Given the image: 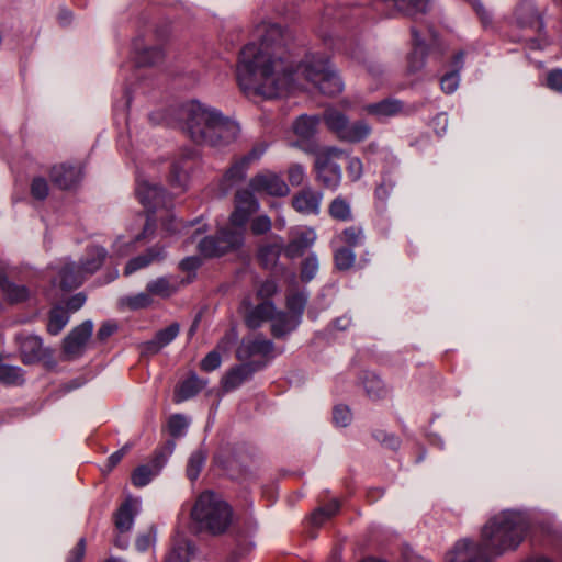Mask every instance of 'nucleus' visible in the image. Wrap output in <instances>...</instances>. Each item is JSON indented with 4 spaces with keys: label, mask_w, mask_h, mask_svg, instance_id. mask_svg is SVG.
Returning <instances> with one entry per match:
<instances>
[{
    "label": "nucleus",
    "mask_w": 562,
    "mask_h": 562,
    "mask_svg": "<svg viewBox=\"0 0 562 562\" xmlns=\"http://www.w3.org/2000/svg\"><path fill=\"white\" fill-rule=\"evenodd\" d=\"M254 41L239 52L236 80L246 95L276 98L305 79L322 93L336 95L344 89L341 78L323 54H308L293 70L288 52L291 34L279 24L261 21L252 31Z\"/></svg>",
    "instance_id": "1"
},
{
    "label": "nucleus",
    "mask_w": 562,
    "mask_h": 562,
    "mask_svg": "<svg viewBox=\"0 0 562 562\" xmlns=\"http://www.w3.org/2000/svg\"><path fill=\"white\" fill-rule=\"evenodd\" d=\"M528 522L521 513L505 510L491 518L482 529L480 544L460 540L446 554V562H490L522 541Z\"/></svg>",
    "instance_id": "2"
},
{
    "label": "nucleus",
    "mask_w": 562,
    "mask_h": 562,
    "mask_svg": "<svg viewBox=\"0 0 562 562\" xmlns=\"http://www.w3.org/2000/svg\"><path fill=\"white\" fill-rule=\"evenodd\" d=\"M186 113L184 128L196 144L223 147L235 142L240 133L237 122L224 116L214 108L192 102Z\"/></svg>",
    "instance_id": "3"
},
{
    "label": "nucleus",
    "mask_w": 562,
    "mask_h": 562,
    "mask_svg": "<svg viewBox=\"0 0 562 562\" xmlns=\"http://www.w3.org/2000/svg\"><path fill=\"white\" fill-rule=\"evenodd\" d=\"M259 210V202L250 189H240L235 194V209L229 216V227L209 236L199 243L204 257H221L239 248L244 243L245 226L249 217Z\"/></svg>",
    "instance_id": "4"
},
{
    "label": "nucleus",
    "mask_w": 562,
    "mask_h": 562,
    "mask_svg": "<svg viewBox=\"0 0 562 562\" xmlns=\"http://www.w3.org/2000/svg\"><path fill=\"white\" fill-rule=\"evenodd\" d=\"M191 518L200 530L222 535L232 524L233 510L220 495L206 491L196 498Z\"/></svg>",
    "instance_id": "5"
},
{
    "label": "nucleus",
    "mask_w": 562,
    "mask_h": 562,
    "mask_svg": "<svg viewBox=\"0 0 562 562\" xmlns=\"http://www.w3.org/2000/svg\"><path fill=\"white\" fill-rule=\"evenodd\" d=\"M323 120L327 128L341 142H363L369 137L372 131L371 126L366 121L350 123L348 116L335 108L326 109L323 114Z\"/></svg>",
    "instance_id": "6"
},
{
    "label": "nucleus",
    "mask_w": 562,
    "mask_h": 562,
    "mask_svg": "<svg viewBox=\"0 0 562 562\" xmlns=\"http://www.w3.org/2000/svg\"><path fill=\"white\" fill-rule=\"evenodd\" d=\"M345 151L338 147H325L315 156L314 170L316 180L325 188L336 190L341 182V168L338 164Z\"/></svg>",
    "instance_id": "7"
},
{
    "label": "nucleus",
    "mask_w": 562,
    "mask_h": 562,
    "mask_svg": "<svg viewBox=\"0 0 562 562\" xmlns=\"http://www.w3.org/2000/svg\"><path fill=\"white\" fill-rule=\"evenodd\" d=\"M169 35V29L162 26L153 31L145 40H137L134 43L136 64L153 66L161 63L165 58L164 44L168 41Z\"/></svg>",
    "instance_id": "8"
},
{
    "label": "nucleus",
    "mask_w": 562,
    "mask_h": 562,
    "mask_svg": "<svg viewBox=\"0 0 562 562\" xmlns=\"http://www.w3.org/2000/svg\"><path fill=\"white\" fill-rule=\"evenodd\" d=\"M514 15L516 25L520 30L536 35L530 37L531 48H541L548 44L543 18L530 0L519 3Z\"/></svg>",
    "instance_id": "9"
},
{
    "label": "nucleus",
    "mask_w": 562,
    "mask_h": 562,
    "mask_svg": "<svg viewBox=\"0 0 562 562\" xmlns=\"http://www.w3.org/2000/svg\"><path fill=\"white\" fill-rule=\"evenodd\" d=\"M266 149L267 145L260 143L255 145L248 154L236 159L223 175L222 186L227 190L243 181L246 177L250 164L259 160L260 157L265 154Z\"/></svg>",
    "instance_id": "10"
},
{
    "label": "nucleus",
    "mask_w": 562,
    "mask_h": 562,
    "mask_svg": "<svg viewBox=\"0 0 562 562\" xmlns=\"http://www.w3.org/2000/svg\"><path fill=\"white\" fill-rule=\"evenodd\" d=\"M249 189L254 193H263L272 196H285L290 191L285 181L269 170L255 175L249 180Z\"/></svg>",
    "instance_id": "11"
},
{
    "label": "nucleus",
    "mask_w": 562,
    "mask_h": 562,
    "mask_svg": "<svg viewBox=\"0 0 562 562\" xmlns=\"http://www.w3.org/2000/svg\"><path fill=\"white\" fill-rule=\"evenodd\" d=\"M93 330L91 321H85L75 327L64 339V351L68 358H77L85 351Z\"/></svg>",
    "instance_id": "12"
},
{
    "label": "nucleus",
    "mask_w": 562,
    "mask_h": 562,
    "mask_svg": "<svg viewBox=\"0 0 562 562\" xmlns=\"http://www.w3.org/2000/svg\"><path fill=\"white\" fill-rule=\"evenodd\" d=\"M244 310L245 324L250 329L259 328L265 322L270 321L276 312V305L272 301H263L252 305L248 299L241 302Z\"/></svg>",
    "instance_id": "13"
},
{
    "label": "nucleus",
    "mask_w": 562,
    "mask_h": 562,
    "mask_svg": "<svg viewBox=\"0 0 562 562\" xmlns=\"http://www.w3.org/2000/svg\"><path fill=\"white\" fill-rule=\"evenodd\" d=\"M15 340L24 364L38 362L44 357L43 342L38 336L21 334L15 337Z\"/></svg>",
    "instance_id": "14"
},
{
    "label": "nucleus",
    "mask_w": 562,
    "mask_h": 562,
    "mask_svg": "<svg viewBox=\"0 0 562 562\" xmlns=\"http://www.w3.org/2000/svg\"><path fill=\"white\" fill-rule=\"evenodd\" d=\"M52 182L59 189L74 188L82 178V169L79 165L59 164L52 168L49 173Z\"/></svg>",
    "instance_id": "15"
},
{
    "label": "nucleus",
    "mask_w": 562,
    "mask_h": 562,
    "mask_svg": "<svg viewBox=\"0 0 562 562\" xmlns=\"http://www.w3.org/2000/svg\"><path fill=\"white\" fill-rule=\"evenodd\" d=\"M317 234L314 228L302 227L297 228L293 233L292 239L284 247V254L286 257L293 259L300 257L304 251L312 247L316 241Z\"/></svg>",
    "instance_id": "16"
},
{
    "label": "nucleus",
    "mask_w": 562,
    "mask_h": 562,
    "mask_svg": "<svg viewBox=\"0 0 562 562\" xmlns=\"http://www.w3.org/2000/svg\"><path fill=\"white\" fill-rule=\"evenodd\" d=\"M273 350L272 341L262 336L244 338L237 348L236 356L239 360L245 361L255 356H267Z\"/></svg>",
    "instance_id": "17"
},
{
    "label": "nucleus",
    "mask_w": 562,
    "mask_h": 562,
    "mask_svg": "<svg viewBox=\"0 0 562 562\" xmlns=\"http://www.w3.org/2000/svg\"><path fill=\"white\" fill-rule=\"evenodd\" d=\"M136 194L139 202L148 209V211H156L158 207L166 205L165 191L157 184H151L147 181L138 182Z\"/></svg>",
    "instance_id": "18"
},
{
    "label": "nucleus",
    "mask_w": 562,
    "mask_h": 562,
    "mask_svg": "<svg viewBox=\"0 0 562 562\" xmlns=\"http://www.w3.org/2000/svg\"><path fill=\"white\" fill-rule=\"evenodd\" d=\"M323 194L310 187L293 195L292 205L302 214H318Z\"/></svg>",
    "instance_id": "19"
},
{
    "label": "nucleus",
    "mask_w": 562,
    "mask_h": 562,
    "mask_svg": "<svg viewBox=\"0 0 562 562\" xmlns=\"http://www.w3.org/2000/svg\"><path fill=\"white\" fill-rule=\"evenodd\" d=\"M0 291L3 299L10 304L24 303L32 295V291L26 285L16 283L4 274H0Z\"/></svg>",
    "instance_id": "20"
},
{
    "label": "nucleus",
    "mask_w": 562,
    "mask_h": 562,
    "mask_svg": "<svg viewBox=\"0 0 562 562\" xmlns=\"http://www.w3.org/2000/svg\"><path fill=\"white\" fill-rule=\"evenodd\" d=\"M180 331V326L178 323H172L166 328L159 330L155 337L143 344L142 352L144 355H155L158 353L164 347L168 346Z\"/></svg>",
    "instance_id": "21"
},
{
    "label": "nucleus",
    "mask_w": 562,
    "mask_h": 562,
    "mask_svg": "<svg viewBox=\"0 0 562 562\" xmlns=\"http://www.w3.org/2000/svg\"><path fill=\"white\" fill-rule=\"evenodd\" d=\"M139 509L138 499L128 497L120 506L115 515V527L120 532L130 531L134 525V518Z\"/></svg>",
    "instance_id": "22"
},
{
    "label": "nucleus",
    "mask_w": 562,
    "mask_h": 562,
    "mask_svg": "<svg viewBox=\"0 0 562 562\" xmlns=\"http://www.w3.org/2000/svg\"><path fill=\"white\" fill-rule=\"evenodd\" d=\"M364 111L381 120L401 114L404 111V105L397 99H385L376 103L367 104Z\"/></svg>",
    "instance_id": "23"
},
{
    "label": "nucleus",
    "mask_w": 562,
    "mask_h": 562,
    "mask_svg": "<svg viewBox=\"0 0 562 562\" xmlns=\"http://www.w3.org/2000/svg\"><path fill=\"white\" fill-rule=\"evenodd\" d=\"M301 321L297 316H293L283 311H277L273 313L271 318V334L276 338L284 337L285 335L293 331L299 325Z\"/></svg>",
    "instance_id": "24"
},
{
    "label": "nucleus",
    "mask_w": 562,
    "mask_h": 562,
    "mask_svg": "<svg viewBox=\"0 0 562 562\" xmlns=\"http://www.w3.org/2000/svg\"><path fill=\"white\" fill-rule=\"evenodd\" d=\"M60 288L64 290H71L82 284L87 278L76 262H65L59 271Z\"/></svg>",
    "instance_id": "25"
},
{
    "label": "nucleus",
    "mask_w": 562,
    "mask_h": 562,
    "mask_svg": "<svg viewBox=\"0 0 562 562\" xmlns=\"http://www.w3.org/2000/svg\"><path fill=\"white\" fill-rule=\"evenodd\" d=\"M106 255L108 251L105 248L92 246L88 248L86 257L81 259L78 267L81 269L86 277H89L95 273L102 267Z\"/></svg>",
    "instance_id": "26"
},
{
    "label": "nucleus",
    "mask_w": 562,
    "mask_h": 562,
    "mask_svg": "<svg viewBox=\"0 0 562 562\" xmlns=\"http://www.w3.org/2000/svg\"><path fill=\"white\" fill-rule=\"evenodd\" d=\"M164 258L162 248L154 247L148 249L145 254L132 258L125 266L124 274L130 276L135 271L149 266L155 261H159Z\"/></svg>",
    "instance_id": "27"
},
{
    "label": "nucleus",
    "mask_w": 562,
    "mask_h": 562,
    "mask_svg": "<svg viewBox=\"0 0 562 562\" xmlns=\"http://www.w3.org/2000/svg\"><path fill=\"white\" fill-rule=\"evenodd\" d=\"M256 369L250 364H240L229 370L223 378L225 391H233L248 380Z\"/></svg>",
    "instance_id": "28"
},
{
    "label": "nucleus",
    "mask_w": 562,
    "mask_h": 562,
    "mask_svg": "<svg viewBox=\"0 0 562 562\" xmlns=\"http://www.w3.org/2000/svg\"><path fill=\"white\" fill-rule=\"evenodd\" d=\"M191 162L187 158L175 160L171 164L169 182L173 188L184 190L189 181V171L191 169Z\"/></svg>",
    "instance_id": "29"
},
{
    "label": "nucleus",
    "mask_w": 562,
    "mask_h": 562,
    "mask_svg": "<svg viewBox=\"0 0 562 562\" xmlns=\"http://www.w3.org/2000/svg\"><path fill=\"white\" fill-rule=\"evenodd\" d=\"M206 385V381L200 379L195 374H191L187 380H184L176 390L175 400L177 403L187 401L193 396H195L199 392H201Z\"/></svg>",
    "instance_id": "30"
},
{
    "label": "nucleus",
    "mask_w": 562,
    "mask_h": 562,
    "mask_svg": "<svg viewBox=\"0 0 562 562\" xmlns=\"http://www.w3.org/2000/svg\"><path fill=\"white\" fill-rule=\"evenodd\" d=\"M413 37V52L408 56V70L411 72L418 71L425 65V57L427 53L426 45L422 41L417 30L411 29Z\"/></svg>",
    "instance_id": "31"
},
{
    "label": "nucleus",
    "mask_w": 562,
    "mask_h": 562,
    "mask_svg": "<svg viewBox=\"0 0 562 562\" xmlns=\"http://www.w3.org/2000/svg\"><path fill=\"white\" fill-rule=\"evenodd\" d=\"M366 235L363 228L358 225H351L342 229L334 239V243L349 248L363 245Z\"/></svg>",
    "instance_id": "32"
},
{
    "label": "nucleus",
    "mask_w": 562,
    "mask_h": 562,
    "mask_svg": "<svg viewBox=\"0 0 562 562\" xmlns=\"http://www.w3.org/2000/svg\"><path fill=\"white\" fill-rule=\"evenodd\" d=\"M146 290L153 296L167 299L177 292L178 285L171 278L160 277L149 281L146 285Z\"/></svg>",
    "instance_id": "33"
},
{
    "label": "nucleus",
    "mask_w": 562,
    "mask_h": 562,
    "mask_svg": "<svg viewBox=\"0 0 562 562\" xmlns=\"http://www.w3.org/2000/svg\"><path fill=\"white\" fill-rule=\"evenodd\" d=\"M193 554V548L187 539H178L173 542L165 558V562H189Z\"/></svg>",
    "instance_id": "34"
},
{
    "label": "nucleus",
    "mask_w": 562,
    "mask_h": 562,
    "mask_svg": "<svg viewBox=\"0 0 562 562\" xmlns=\"http://www.w3.org/2000/svg\"><path fill=\"white\" fill-rule=\"evenodd\" d=\"M405 14L425 13L429 7L430 0H382Z\"/></svg>",
    "instance_id": "35"
},
{
    "label": "nucleus",
    "mask_w": 562,
    "mask_h": 562,
    "mask_svg": "<svg viewBox=\"0 0 562 562\" xmlns=\"http://www.w3.org/2000/svg\"><path fill=\"white\" fill-rule=\"evenodd\" d=\"M319 119L317 116L301 115L293 124L294 133L303 139H310L317 132Z\"/></svg>",
    "instance_id": "36"
},
{
    "label": "nucleus",
    "mask_w": 562,
    "mask_h": 562,
    "mask_svg": "<svg viewBox=\"0 0 562 562\" xmlns=\"http://www.w3.org/2000/svg\"><path fill=\"white\" fill-rule=\"evenodd\" d=\"M281 250V243L265 244L259 248L258 259L265 268L271 269L277 265Z\"/></svg>",
    "instance_id": "37"
},
{
    "label": "nucleus",
    "mask_w": 562,
    "mask_h": 562,
    "mask_svg": "<svg viewBox=\"0 0 562 562\" xmlns=\"http://www.w3.org/2000/svg\"><path fill=\"white\" fill-rule=\"evenodd\" d=\"M69 322L68 311L61 306H55L50 313L47 330L52 335H58Z\"/></svg>",
    "instance_id": "38"
},
{
    "label": "nucleus",
    "mask_w": 562,
    "mask_h": 562,
    "mask_svg": "<svg viewBox=\"0 0 562 562\" xmlns=\"http://www.w3.org/2000/svg\"><path fill=\"white\" fill-rule=\"evenodd\" d=\"M328 212L333 218L341 222H347L352 217L350 204L342 196H337L330 202Z\"/></svg>",
    "instance_id": "39"
},
{
    "label": "nucleus",
    "mask_w": 562,
    "mask_h": 562,
    "mask_svg": "<svg viewBox=\"0 0 562 562\" xmlns=\"http://www.w3.org/2000/svg\"><path fill=\"white\" fill-rule=\"evenodd\" d=\"M335 266L339 270L350 269L356 261V254L352 248L339 245L334 252Z\"/></svg>",
    "instance_id": "40"
},
{
    "label": "nucleus",
    "mask_w": 562,
    "mask_h": 562,
    "mask_svg": "<svg viewBox=\"0 0 562 562\" xmlns=\"http://www.w3.org/2000/svg\"><path fill=\"white\" fill-rule=\"evenodd\" d=\"M363 387L370 398H382L386 394L383 382L375 374H367L363 380Z\"/></svg>",
    "instance_id": "41"
},
{
    "label": "nucleus",
    "mask_w": 562,
    "mask_h": 562,
    "mask_svg": "<svg viewBox=\"0 0 562 562\" xmlns=\"http://www.w3.org/2000/svg\"><path fill=\"white\" fill-rule=\"evenodd\" d=\"M205 460L206 454L200 449L191 453L187 464V476L190 481H195L199 477L204 467Z\"/></svg>",
    "instance_id": "42"
},
{
    "label": "nucleus",
    "mask_w": 562,
    "mask_h": 562,
    "mask_svg": "<svg viewBox=\"0 0 562 562\" xmlns=\"http://www.w3.org/2000/svg\"><path fill=\"white\" fill-rule=\"evenodd\" d=\"M159 472L158 468H150L149 465H139L137 467L132 474V483L136 487L146 486L155 475Z\"/></svg>",
    "instance_id": "43"
},
{
    "label": "nucleus",
    "mask_w": 562,
    "mask_h": 562,
    "mask_svg": "<svg viewBox=\"0 0 562 562\" xmlns=\"http://www.w3.org/2000/svg\"><path fill=\"white\" fill-rule=\"evenodd\" d=\"M306 303L307 294L304 292H295L289 294L286 297L288 310L291 312V315L297 316L300 321L302 319Z\"/></svg>",
    "instance_id": "44"
},
{
    "label": "nucleus",
    "mask_w": 562,
    "mask_h": 562,
    "mask_svg": "<svg viewBox=\"0 0 562 562\" xmlns=\"http://www.w3.org/2000/svg\"><path fill=\"white\" fill-rule=\"evenodd\" d=\"M339 507V502L334 499L326 506L316 509L311 516L312 524L315 526L323 525L327 519L337 514Z\"/></svg>",
    "instance_id": "45"
},
{
    "label": "nucleus",
    "mask_w": 562,
    "mask_h": 562,
    "mask_svg": "<svg viewBox=\"0 0 562 562\" xmlns=\"http://www.w3.org/2000/svg\"><path fill=\"white\" fill-rule=\"evenodd\" d=\"M319 268V261L315 254H310L303 261L301 266V280L304 282H310L315 278Z\"/></svg>",
    "instance_id": "46"
},
{
    "label": "nucleus",
    "mask_w": 562,
    "mask_h": 562,
    "mask_svg": "<svg viewBox=\"0 0 562 562\" xmlns=\"http://www.w3.org/2000/svg\"><path fill=\"white\" fill-rule=\"evenodd\" d=\"M123 302L132 310L146 308L151 305L153 295L146 290V292L124 297Z\"/></svg>",
    "instance_id": "47"
},
{
    "label": "nucleus",
    "mask_w": 562,
    "mask_h": 562,
    "mask_svg": "<svg viewBox=\"0 0 562 562\" xmlns=\"http://www.w3.org/2000/svg\"><path fill=\"white\" fill-rule=\"evenodd\" d=\"M168 426L171 436L180 437L184 434L186 429L188 428L189 420L187 419L186 416L176 414L169 418Z\"/></svg>",
    "instance_id": "48"
},
{
    "label": "nucleus",
    "mask_w": 562,
    "mask_h": 562,
    "mask_svg": "<svg viewBox=\"0 0 562 562\" xmlns=\"http://www.w3.org/2000/svg\"><path fill=\"white\" fill-rule=\"evenodd\" d=\"M278 292V284L274 280L268 279L262 281L258 288L256 295L261 302L263 301H271V297L277 294Z\"/></svg>",
    "instance_id": "49"
},
{
    "label": "nucleus",
    "mask_w": 562,
    "mask_h": 562,
    "mask_svg": "<svg viewBox=\"0 0 562 562\" xmlns=\"http://www.w3.org/2000/svg\"><path fill=\"white\" fill-rule=\"evenodd\" d=\"M49 192L48 183L43 177H36L31 183V194L34 199L44 200Z\"/></svg>",
    "instance_id": "50"
},
{
    "label": "nucleus",
    "mask_w": 562,
    "mask_h": 562,
    "mask_svg": "<svg viewBox=\"0 0 562 562\" xmlns=\"http://www.w3.org/2000/svg\"><path fill=\"white\" fill-rule=\"evenodd\" d=\"M156 541V529L150 527L146 532L139 535L136 539L135 547L138 551L148 550Z\"/></svg>",
    "instance_id": "51"
},
{
    "label": "nucleus",
    "mask_w": 562,
    "mask_h": 562,
    "mask_svg": "<svg viewBox=\"0 0 562 562\" xmlns=\"http://www.w3.org/2000/svg\"><path fill=\"white\" fill-rule=\"evenodd\" d=\"M272 223L269 216L259 215L251 221L250 229L255 235L266 234L271 229Z\"/></svg>",
    "instance_id": "52"
},
{
    "label": "nucleus",
    "mask_w": 562,
    "mask_h": 562,
    "mask_svg": "<svg viewBox=\"0 0 562 562\" xmlns=\"http://www.w3.org/2000/svg\"><path fill=\"white\" fill-rule=\"evenodd\" d=\"M222 363L221 355L217 350L210 351L201 361V369L211 372L217 369Z\"/></svg>",
    "instance_id": "53"
},
{
    "label": "nucleus",
    "mask_w": 562,
    "mask_h": 562,
    "mask_svg": "<svg viewBox=\"0 0 562 562\" xmlns=\"http://www.w3.org/2000/svg\"><path fill=\"white\" fill-rule=\"evenodd\" d=\"M334 423L339 427H346L350 424L352 415L347 406H336L333 413Z\"/></svg>",
    "instance_id": "54"
},
{
    "label": "nucleus",
    "mask_w": 562,
    "mask_h": 562,
    "mask_svg": "<svg viewBox=\"0 0 562 562\" xmlns=\"http://www.w3.org/2000/svg\"><path fill=\"white\" fill-rule=\"evenodd\" d=\"M459 74L457 71H451L446 74L440 81L441 89L445 93H452L459 87Z\"/></svg>",
    "instance_id": "55"
},
{
    "label": "nucleus",
    "mask_w": 562,
    "mask_h": 562,
    "mask_svg": "<svg viewBox=\"0 0 562 562\" xmlns=\"http://www.w3.org/2000/svg\"><path fill=\"white\" fill-rule=\"evenodd\" d=\"M363 172V165L358 157L348 159L347 173L351 181H358Z\"/></svg>",
    "instance_id": "56"
},
{
    "label": "nucleus",
    "mask_w": 562,
    "mask_h": 562,
    "mask_svg": "<svg viewBox=\"0 0 562 562\" xmlns=\"http://www.w3.org/2000/svg\"><path fill=\"white\" fill-rule=\"evenodd\" d=\"M86 553V540L80 538L72 550H70L67 562H81Z\"/></svg>",
    "instance_id": "57"
},
{
    "label": "nucleus",
    "mask_w": 562,
    "mask_h": 562,
    "mask_svg": "<svg viewBox=\"0 0 562 562\" xmlns=\"http://www.w3.org/2000/svg\"><path fill=\"white\" fill-rule=\"evenodd\" d=\"M547 86L555 91H562V69H553L547 76Z\"/></svg>",
    "instance_id": "58"
},
{
    "label": "nucleus",
    "mask_w": 562,
    "mask_h": 562,
    "mask_svg": "<svg viewBox=\"0 0 562 562\" xmlns=\"http://www.w3.org/2000/svg\"><path fill=\"white\" fill-rule=\"evenodd\" d=\"M289 181L292 186H300L304 180V169L300 165H293L289 168Z\"/></svg>",
    "instance_id": "59"
},
{
    "label": "nucleus",
    "mask_w": 562,
    "mask_h": 562,
    "mask_svg": "<svg viewBox=\"0 0 562 562\" xmlns=\"http://www.w3.org/2000/svg\"><path fill=\"white\" fill-rule=\"evenodd\" d=\"M237 335L235 330H229L225 334V336L218 341L215 350L226 352L231 349L232 345L235 342Z\"/></svg>",
    "instance_id": "60"
},
{
    "label": "nucleus",
    "mask_w": 562,
    "mask_h": 562,
    "mask_svg": "<svg viewBox=\"0 0 562 562\" xmlns=\"http://www.w3.org/2000/svg\"><path fill=\"white\" fill-rule=\"evenodd\" d=\"M128 450V447L125 446L123 447L122 449L113 452L109 458H108V461H106V470L108 471H112L120 462L121 460L123 459V457L125 456V453L127 452Z\"/></svg>",
    "instance_id": "61"
},
{
    "label": "nucleus",
    "mask_w": 562,
    "mask_h": 562,
    "mask_svg": "<svg viewBox=\"0 0 562 562\" xmlns=\"http://www.w3.org/2000/svg\"><path fill=\"white\" fill-rule=\"evenodd\" d=\"M470 4L472 5V8L475 10V12L477 13V15L480 16L482 23L484 25H487L491 23V15L488 14V12L485 10V8L483 7V4L481 3L480 0H469Z\"/></svg>",
    "instance_id": "62"
},
{
    "label": "nucleus",
    "mask_w": 562,
    "mask_h": 562,
    "mask_svg": "<svg viewBox=\"0 0 562 562\" xmlns=\"http://www.w3.org/2000/svg\"><path fill=\"white\" fill-rule=\"evenodd\" d=\"M86 299L87 297L83 293L75 294L67 301V304H66L67 311L76 312V311L80 310L83 306Z\"/></svg>",
    "instance_id": "63"
},
{
    "label": "nucleus",
    "mask_w": 562,
    "mask_h": 562,
    "mask_svg": "<svg viewBox=\"0 0 562 562\" xmlns=\"http://www.w3.org/2000/svg\"><path fill=\"white\" fill-rule=\"evenodd\" d=\"M117 329L115 324L112 323H104L101 325L97 333V338L101 341L106 340L111 335L114 334V331Z\"/></svg>",
    "instance_id": "64"
}]
</instances>
